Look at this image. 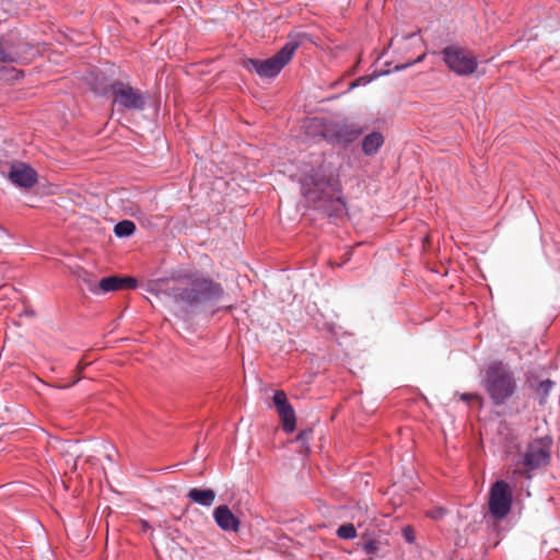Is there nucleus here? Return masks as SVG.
Returning <instances> with one entry per match:
<instances>
[{
	"instance_id": "9",
	"label": "nucleus",
	"mask_w": 560,
	"mask_h": 560,
	"mask_svg": "<svg viewBox=\"0 0 560 560\" xmlns=\"http://www.w3.org/2000/svg\"><path fill=\"white\" fill-rule=\"evenodd\" d=\"M362 129L353 124L325 121L322 124V137L330 144H348L353 142Z\"/></svg>"
},
{
	"instance_id": "2",
	"label": "nucleus",
	"mask_w": 560,
	"mask_h": 560,
	"mask_svg": "<svg viewBox=\"0 0 560 560\" xmlns=\"http://www.w3.org/2000/svg\"><path fill=\"white\" fill-rule=\"evenodd\" d=\"M304 199L330 218L342 215L346 200L338 170L322 156L314 159L302 171L299 179Z\"/></svg>"
},
{
	"instance_id": "23",
	"label": "nucleus",
	"mask_w": 560,
	"mask_h": 560,
	"mask_svg": "<svg viewBox=\"0 0 560 560\" xmlns=\"http://www.w3.org/2000/svg\"><path fill=\"white\" fill-rule=\"evenodd\" d=\"M425 56H427V55H425V52H422L421 55H419V56H418L415 60H412V61H408V62H405V63H401V65H397V66L395 67V71H402V70H406L407 68H409V67H411V66H413V65H416V63H419V62L423 61V60H424V58H425Z\"/></svg>"
},
{
	"instance_id": "28",
	"label": "nucleus",
	"mask_w": 560,
	"mask_h": 560,
	"mask_svg": "<svg viewBox=\"0 0 560 560\" xmlns=\"http://www.w3.org/2000/svg\"><path fill=\"white\" fill-rule=\"evenodd\" d=\"M476 398H478V395L477 394H472V393H465V394L460 395V399L463 401H466V402H468V401H470L472 399H476Z\"/></svg>"
},
{
	"instance_id": "4",
	"label": "nucleus",
	"mask_w": 560,
	"mask_h": 560,
	"mask_svg": "<svg viewBox=\"0 0 560 560\" xmlns=\"http://www.w3.org/2000/svg\"><path fill=\"white\" fill-rule=\"evenodd\" d=\"M482 383L497 407L504 405L516 390V380L513 371L501 361H493L487 366Z\"/></svg>"
},
{
	"instance_id": "12",
	"label": "nucleus",
	"mask_w": 560,
	"mask_h": 560,
	"mask_svg": "<svg viewBox=\"0 0 560 560\" xmlns=\"http://www.w3.org/2000/svg\"><path fill=\"white\" fill-rule=\"evenodd\" d=\"M215 524L224 532L236 533L240 530L241 522L232 513L228 505H219L213 510Z\"/></svg>"
},
{
	"instance_id": "8",
	"label": "nucleus",
	"mask_w": 560,
	"mask_h": 560,
	"mask_svg": "<svg viewBox=\"0 0 560 560\" xmlns=\"http://www.w3.org/2000/svg\"><path fill=\"white\" fill-rule=\"evenodd\" d=\"M512 490L504 480L495 481L490 489L489 510L497 520L504 518L512 508Z\"/></svg>"
},
{
	"instance_id": "16",
	"label": "nucleus",
	"mask_w": 560,
	"mask_h": 560,
	"mask_svg": "<svg viewBox=\"0 0 560 560\" xmlns=\"http://www.w3.org/2000/svg\"><path fill=\"white\" fill-rule=\"evenodd\" d=\"M136 231V224L130 220L119 221L114 226V233L117 237H128L131 236Z\"/></svg>"
},
{
	"instance_id": "1",
	"label": "nucleus",
	"mask_w": 560,
	"mask_h": 560,
	"mask_svg": "<svg viewBox=\"0 0 560 560\" xmlns=\"http://www.w3.org/2000/svg\"><path fill=\"white\" fill-rule=\"evenodd\" d=\"M149 291L160 298L177 318L188 322L224 295L221 283L198 272L172 275L150 284Z\"/></svg>"
},
{
	"instance_id": "7",
	"label": "nucleus",
	"mask_w": 560,
	"mask_h": 560,
	"mask_svg": "<svg viewBox=\"0 0 560 560\" xmlns=\"http://www.w3.org/2000/svg\"><path fill=\"white\" fill-rule=\"evenodd\" d=\"M109 91L114 96V105L121 110L141 112L145 108L143 93L128 83L115 81L109 85Z\"/></svg>"
},
{
	"instance_id": "15",
	"label": "nucleus",
	"mask_w": 560,
	"mask_h": 560,
	"mask_svg": "<svg viewBox=\"0 0 560 560\" xmlns=\"http://www.w3.org/2000/svg\"><path fill=\"white\" fill-rule=\"evenodd\" d=\"M121 290V277L118 276H109L104 277L100 280L98 289L94 291V293L98 292H114Z\"/></svg>"
},
{
	"instance_id": "27",
	"label": "nucleus",
	"mask_w": 560,
	"mask_h": 560,
	"mask_svg": "<svg viewBox=\"0 0 560 560\" xmlns=\"http://www.w3.org/2000/svg\"><path fill=\"white\" fill-rule=\"evenodd\" d=\"M10 238H11V236L8 233V231L5 229H3L2 226H0V244L7 245L8 242L10 241Z\"/></svg>"
},
{
	"instance_id": "21",
	"label": "nucleus",
	"mask_w": 560,
	"mask_h": 560,
	"mask_svg": "<svg viewBox=\"0 0 560 560\" xmlns=\"http://www.w3.org/2000/svg\"><path fill=\"white\" fill-rule=\"evenodd\" d=\"M362 550L370 556V560L378 550V544L374 539H370L362 544Z\"/></svg>"
},
{
	"instance_id": "11",
	"label": "nucleus",
	"mask_w": 560,
	"mask_h": 560,
	"mask_svg": "<svg viewBox=\"0 0 560 560\" xmlns=\"http://www.w3.org/2000/svg\"><path fill=\"white\" fill-rule=\"evenodd\" d=\"M9 178L14 185L21 188H31L37 182V173L32 166L25 163H19L11 166Z\"/></svg>"
},
{
	"instance_id": "10",
	"label": "nucleus",
	"mask_w": 560,
	"mask_h": 560,
	"mask_svg": "<svg viewBox=\"0 0 560 560\" xmlns=\"http://www.w3.org/2000/svg\"><path fill=\"white\" fill-rule=\"evenodd\" d=\"M272 401L278 415L282 421V429L287 433H292L296 427L295 411L289 402L287 395L283 390H276Z\"/></svg>"
},
{
	"instance_id": "14",
	"label": "nucleus",
	"mask_w": 560,
	"mask_h": 560,
	"mask_svg": "<svg viewBox=\"0 0 560 560\" xmlns=\"http://www.w3.org/2000/svg\"><path fill=\"white\" fill-rule=\"evenodd\" d=\"M384 143V137L378 131L366 135L362 140V151L365 155L375 154Z\"/></svg>"
},
{
	"instance_id": "3",
	"label": "nucleus",
	"mask_w": 560,
	"mask_h": 560,
	"mask_svg": "<svg viewBox=\"0 0 560 560\" xmlns=\"http://www.w3.org/2000/svg\"><path fill=\"white\" fill-rule=\"evenodd\" d=\"M305 34H291L283 47L272 57L261 60L255 58H246L242 66L249 72H255L261 79L276 78L282 69L290 62L294 52L302 44Z\"/></svg>"
},
{
	"instance_id": "6",
	"label": "nucleus",
	"mask_w": 560,
	"mask_h": 560,
	"mask_svg": "<svg viewBox=\"0 0 560 560\" xmlns=\"http://www.w3.org/2000/svg\"><path fill=\"white\" fill-rule=\"evenodd\" d=\"M440 55L447 69L459 77H469L478 68L476 55L466 47L448 45L441 50Z\"/></svg>"
},
{
	"instance_id": "22",
	"label": "nucleus",
	"mask_w": 560,
	"mask_h": 560,
	"mask_svg": "<svg viewBox=\"0 0 560 560\" xmlns=\"http://www.w3.org/2000/svg\"><path fill=\"white\" fill-rule=\"evenodd\" d=\"M313 434L312 429L303 430L301 431L298 436L296 441L301 443V446L304 447L306 451H308V441L311 440Z\"/></svg>"
},
{
	"instance_id": "19",
	"label": "nucleus",
	"mask_w": 560,
	"mask_h": 560,
	"mask_svg": "<svg viewBox=\"0 0 560 560\" xmlns=\"http://www.w3.org/2000/svg\"><path fill=\"white\" fill-rule=\"evenodd\" d=\"M399 40H404L408 43L410 46H416L421 44V37L417 33H411L408 35H404L401 37H398L397 35L392 38L390 45H394L395 43H398Z\"/></svg>"
},
{
	"instance_id": "20",
	"label": "nucleus",
	"mask_w": 560,
	"mask_h": 560,
	"mask_svg": "<svg viewBox=\"0 0 560 560\" xmlns=\"http://www.w3.org/2000/svg\"><path fill=\"white\" fill-rule=\"evenodd\" d=\"M553 385H555V383L550 380H544V381L539 382L537 392L539 393V395L541 396L542 399L547 398V396L549 395Z\"/></svg>"
},
{
	"instance_id": "24",
	"label": "nucleus",
	"mask_w": 560,
	"mask_h": 560,
	"mask_svg": "<svg viewBox=\"0 0 560 560\" xmlns=\"http://www.w3.org/2000/svg\"><path fill=\"white\" fill-rule=\"evenodd\" d=\"M138 281L133 277H121V290L122 289H136Z\"/></svg>"
},
{
	"instance_id": "5",
	"label": "nucleus",
	"mask_w": 560,
	"mask_h": 560,
	"mask_svg": "<svg viewBox=\"0 0 560 560\" xmlns=\"http://www.w3.org/2000/svg\"><path fill=\"white\" fill-rule=\"evenodd\" d=\"M553 441L550 436L534 439L529 442L522 454L520 465L523 468V475L530 479L533 472L546 467L551 460V450Z\"/></svg>"
},
{
	"instance_id": "17",
	"label": "nucleus",
	"mask_w": 560,
	"mask_h": 560,
	"mask_svg": "<svg viewBox=\"0 0 560 560\" xmlns=\"http://www.w3.org/2000/svg\"><path fill=\"white\" fill-rule=\"evenodd\" d=\"M19 60V54L12 48H7L4 44L0 42V62L11 63L18 62Z\"/></svg>"
},
{
	"instance_id": "29",
	"label": "nucleus",
	"mask_w": 560,
	"mask_h": 560,
	"mask_svg": "<svg viewBox=\"0 0 560 560\" xmlns=\"http://www.w3.org/2000/svg\"><path fill=\"white\" fill-rule=\"evenodd\" d=\"M404 533H405V537H406L407 541L411 542L413 540V537L408 533L407 529H405Z\"/></svg>"
},
{
	"instance_id": "18",
	"label": "nucleus",
	"mask_w": 560,
	"mask_h": 560,
	"mask_svg": "<svg viewBox=\"0 0 560 560\" xmlns=\"http://www.w3.org/2000/svg\"><path fill=\"white\" fill-rule=\"evenodd\" d=\"M337 536L341 539H353L357 537V529L353 524H342L337 529Z\"/></svg>"
},
{
	"instance_id": "25",
	"label": "nucleus",
	"mask_w": 560,
	"mask_h": 560,
	"mask_svg": "<svg viewBox=\"0 0 560 560\" xmlns=\"http://www.w3.org/2000/svg\"><path fill=\"white\" fill-rule=\"evenodd\" d=\"M370 82H371L370 78H368V77H360V78L355 79L354 81H352L350 83V86H349L348 90L351 91V90H353L355 88L364 86V85H366Z\"/></svg>"
},
{
	"instance_id": "26",
	"label": "nucleus",
	"mask_w": 560,
	"mask_h": 560,
	"mask_svg": "<svg viewBox=\"0 0 560 560\" xmlns=\"http://www.w3.org/2000/svg\"><path fill=\"white\" fill-rule=\"evenodd\" d=\"M446 511L443 508H438L428 512V516L433 520H441L445 515Z\"/></svg>"
},
{
	"instance_id": "13",
	"label": "nucleus",
	"mask_w": 560,
	"mask_h": 560,
	"mask_svg": "<svg viewBox=\"0 0 560 560\" xmlns=\"http://www.w3.org/2000/svg\"><path fill=\"white\" fill-rule=\"evenodd\" d=\"M187 498L196 504L209 508L214 503L215 492L212 489L191 488Z\"/></svg>"
}]
</instances>
